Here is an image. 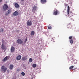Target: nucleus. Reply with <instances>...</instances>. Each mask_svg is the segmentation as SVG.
Here are the masks:
<instances>
[{
    "instance_id": "obj_1",
    "label": "nucleus",
    "mask_w": 79,
    "mask_h": 79,
    "mask_svg": "<svg viewBox=\"0 0 79 79\" xmlns=\"http://www.w3.org/2000/svg\"><path fill=\"white\" fill-rule=\"evenodd\" d=\"M1 70L2 73H5L7 71V68L5 67L4 65H2L1 67Z\"/></svg>"
},
{
    "instance_id": "obj_2",
    "label": "nucleus",
    "mask_w": 79,
    "mask_h": 79,
    "mask_svg": "<svg viewBox=\"0 0 79 79\" xmlns=\"http://www.w3.org/2000/svg\"><path fill=\"white\" fill-rule=\"evenodd\" d=\"M2 44L1 45V48L2 50H4L5 51V50H6V47H5V45H4V40H2Z\"/></svg>"
},
{
    "instance_id": "obj_3",
    "label": "nucleus",
    "mask_w": 79,
    "mask_h": 79,
    "mask_svg": "<svg viewBox=\"0 0 79 79\" xmlns=\"http://www.w3.org/2000/svg\"><path fill=\"white\" fill-rule=\"evenodd\" d=\"M27 24L28 26H31L32 25V22L31 21L28 20L27 22Z\"/></svg>"
},
{
    "instance_id": "obj_4",
    "label": "nucleus",
    "mask_w": 79,
    "mask_h": 79,
    "mask_svg": "<svg viewBox=\"0 0 79 79\" xmlns=\"http://www.w3.org/2000/svg\"><path fill=\"white\" fill-rule=\"evenodd\" d=\"M8 8V5L6 4H4L3 6V9L4 11H6Z\"/></svg>"
},
{
    "instance_id": "obj_5",
    "label": "nucleus",
    "mask_w": 79,
    "mask_h": 79,
    "mask_svg": "<svg viewBox=\"0 0 79 79\" xmlns=\"http://www.w3.org/2000/svg\"><path fill=\"white\" fill-rule=\"evenodd\" d=\"M59 11L58 10H57V9H55L54 11V12H53V15H56L58 14H59Z\"/></svg>"
},
{
    "instance_id": "obj_6",
    "label": "nucleus",
    "mask_w": 79,
    "mask_h": 79,
    "mask_svg": "<svg viewBox=\"0 0 79 79\" xmlns=\"http://www.w3.org/2000/svg\"><path fill=\"white\" fill-rule=\"evenodd\" d=\"M17 43L19 44H23V41L21 39H18L16 41Z\"/></svg>"
},
{
    "instance_id": "obj_7",
    "label": "nucleus",
    "mask_w": 79,
    "mask_h": 79,
    "mask_svg": "<svg viewBox=\"0 0 79 79\" xmlns=\"http://www.w3.org/2000/svg\"><path fill=\"white\" fill-rule=\"evenodd\" d=\"M11 12V9H9L8 11H7V13H6L5 14V15H6L7 16Z\"/></svg>"
},
{
    "instance_id": "obj_8",
    "label": "nucleus",
    "mask_w": 79,
    "mask_h": 79,
    "mask_svg": "<svg viewBox=\"0 0 79 79\" xmlns=\"http://www.w3.org/2000/svg\"><path fill=\"white\" fill-rule=\"evenodd\" d=\"M21 58V56L20 55H18L16 58L17 60H20Z\"/></svg>"
},
{
    "instance_id": "obj_9",
    "label": "nucleus",
    "mask_w": 79,
    "mask_h": 79,
    "mask_svg": "<svg viewBox=\"0 0 79 79\" xmlns=\"http://www.w3.org/2000/svg\"><path fill=\"white\" fill-rule=\"evenodd\" d=\"M70 10V7H69V6H68V9L67 12V14L68 15H69V11Z\"/></svg>"
},
{
    "instance_id": "obj_10",
    "label": "nucleus",
    "mask_w": 79,
    "mask_h": 79,
    "mask_svg": "<svg viewBox=\"0 0 79 79\" xmlns=\"http://www.w3.org/2000/svg\"><path fill=\"white\" fill-rule=\"evenodd\" d=\"M36 9H37V6H34L33 7V8L32 9V12H35V11L36 10Z\"/></svg>"
},
{
    "instance_id": "obj_11",
    "label": "nucleus",
    "mask_w": 79,
    "mask_h": 79,
    "mask_svg": "<svg viewBox=\"0 0 79 79\" xmlns=\"http://www.w3.org/2000/svg\"><path fill=\"white\" fill-rule=\"evenodd\" d=\"M8 58H9V57L8 56H6V57H5L4 58L3 61V62H5V61H7V60H8Z\"/></svg>"
},
{
    "instance_id": "obj_12",
    "label": "nucleus",
    "mask_w": 79,
    "mask_h": 79,
    "mask_svg": "<svg viewBox=\"0 0 79 79\" xmlns=\"http://www.w3.org/2000/svg\"><path fill=\"white\" fill-rule=\"evenodd\" d=\"M13 15L15 16H18V12L15 11L13 13Z\"/></svg>"
},
{
    "instance_id": "obj_13",
    "label": "nucleus",
    "mask_w": 79,
    "mask_h": 79,
    "mask_svg": "<svg viewBox=\"0 0 79 79\" xmlns=\"http://www.w3.org/2000/svg\"><path fill=\"white\" fill-rule=\"evenodd\" d=\"M14 6L16 8H19V5H18V3H15Z\"/></svg>"
},
{
    "instance_id": "obj_14",
    "label": "nucleus",
    "mask_w": 79,
    "mask_h": 79,
    "mask_svg": "<svg viewBox=\"0 0 79 79\" xmlns=\"http://www.w3.org/2000/svg\"><path fill=\"white\" fill-rule=\"evenodd\" d=\"M15 51V48L13 46H12L11 48V52H13Z\"/></svg>"
},
{
    "instance_id": "obj_15",
    "label": "nucleus",
    "mask_w": 79,
    "mask_h": 79,
    "mask_svg": "<svg viewBox=\"0 0 79 79\" xmlns=\"http://www.w3.org/2000/svg\"><path fill=\"white\" fill-rule=\"evenodd\" d=\"M27 60V57H23L22 58V61H25V60Z\"/></svg>"
},
{
    "instance_id": "obj_16",
    "label": "nucleus",
    "mask_w": 79,
    "mask_h": 79,
    "mask_svg": "<svg viewBox=\"0 0 79 79\" xmlns=\"http://www.w3.org/2000/svg\"><path fill=\"white\" fill-rule=\"evenodd\" d=\"M67 27L68 28H71L72 27V25H71V24L69 23Z\"/></svg>"
},
{
    "instance_id": "obj_17",
    "label": "nucleus",
    "mask_w": 79,
    "mask_h": 79,
    "mask_svg": "<svg viewBox=\"0 0 79 79\" xmlns=\"http://www.w3.org/2000/svg\"><path fill=\"white\" fill-rule=\"evenodd\" d=\"M41 3H42V4H44V3H46V0H41Z\"/></svg>"
},
{
    "instance_id": "obj_18",
    "label": "nucleus",
    "mask_w": 79,
    "mask_h": 79,
    "mask_svg": "<svg viewBox=\"0 0 79 79\" xmlns=\"http://www.w3.org/2000/svg\"><path fill=\"white\" fill-rule=\"evenodd\" d=\"M13 69V65L12 64H11L9 66V69L11 70V69Z\"/></svg>"
},
{
    "instance_id": "obj_19",
    "label": "nucleus",
    "mask_w": 79,
    "mask_h": 79,
    "mask_svg": "<svg viewBox=\"0 0 79 79\" xmlns=\"http://www.w3.org/2000/svg\"><path fill=\"white\" fill-rule=\"evenodd\" d=\"M35 33L34 32V31H33L31 32L30 35L32 36H33L34 35Z\"/></svg>"
},
{
    "instance_id": "obj_20",
    "label": "nucleus",
    "mask_w": 79,
    "mask_h": 79,
    "mask_svg": "<svg viewBox=\"0 0 79 79\" xmlns=\"http://www.w3.org/2000/svg\"><path fill=\"white\" fill-rule=\"evenodd\" d=\"M73 13H72V12H70V13L69 14V15H68L69 17H71L73 15Z\"/></svg>"
},
{
    "instance_id": "obj_21",
    "label": "nucleus",
    "mask_w": 79,
    "mask_h": 79,
    "mask_svg": "<svg viewBox=\"0 0 79 79\" xmlns=\"http://www.w3.org/2000/svg\"><path fill=\"white\" fill-rule=\"evenodd\" d=\"M29 62H32V61H33V60L32 58H30L29 60Z\"/></svg>"
},
{
    "instance_id": "obj_22",
    "label": "nucleus",
    "mask_w": 79,
    "mask_h": 79,
    "mask_svg": "<svg viewBox=\"0 0 79 79\" xmlns=\"http://www.w3.org/2000/svg\"><path fill=\"white\" fill-rule=\"evenodd\" d=\"M32 66L33 68H35L37 66V65L36 64H33Z\"/></svg>"
},
{
    "instance_id": "obj_23",
    "label": "nucleus",
    "mask_w": 79,
    "mask_h": 79,
    "mask_svg": "<svg viewBox=\"0 0 79 79\" xmlns=\"http://www.w3.org/2000/svg\"><path fill=\"white\" fill-rule=\"evenodd\" d=\"M21 74L22 75V76H25V73L24 72H22L21 73Z\"/></svg>"
},
{
    "instance_id": "obj_24",
    "label": "nucleus",
    "mask_w": 79,
    "mask_h": 79,
    "mask_svg": "<svg viewBox=\"0 0 79 79\" xmlns=\"http://www.w3.org/2000/svg\"><path fill=\"white\" fill-rule=\"evenodd\" d=\"M0 32H3V29L1 28L0 30Z\"/></svg>"
},
{
    "instance_id": "obj_25",
    "label": "nucleus",
    "mask_w": 79,
    "mask_h": 79,
    "mask_svg": "<svg viewBox=\"0 0 79 79\" xmlns=\"http://www.w3.org/2000/svg\"><path fill=\"white\" fill-rule=\"evenodd\" d=\"M48 28L49 29H52V27H51V26H48Z\"/></svg>"
},
{
    "instance_id": "obj_26",
    "label": "nucleus",
    "mask_w": 79,
    "mask_h": 79,
    "mask_svg": "<svg viewBox=\"0 0 79 79\" xmlns=\"http://www.w3.org/2000/svg\"><path fill=\"white\" fill-rule=\"evenodd\" d=\"M74 68L73 66H71L69 67V69H71L72 68Z\"/></svg>"
},
{
    "instance_id": "obj_27",
    "label": "nucleus",
    "mask_w": 79,
    "mask_h": 79,
    "mask_svg": "<svg viewBox=\"0 0 79 79\" xmlns=\"http://www.w3.org/2000/svg\"><path fill=\"white\" fill-rule=\"evenodd\" d=\"M70 42L71 44H73V40H71L70 41Z\"/></svg>"
},
{
    "instance_id": "obj_28",
    "label": "nucleus",
    "mask_w": 79,
    "mask_h": 79,
    "mask_svg": "<svg viewBox=\"0 0 79 79\" xmlns=\"http://www.w3.org/2000/svg\"><path fill=\"white\" fill-rule=\"evenodd\" d=\"M27 37H26V38L25 39V40L24 41V42L25 43H26V42L27 41Z\"/></svg>"
},
{
    "instance_id": "obj_29",
    "label": "nucleus",
    "mask_w": 79,
    "mask_h": 79,
    "mask_svg": "<svg viewBox=\"0 0 79 79\" xmlns=\"http://www.w3.org/2000/svg\"><path fill=\"white\" fill-rule=\"evenodd\" d=\"M72 36H71L69 37V39H72Z\"/></svg>"
},
{
    "instance_id": "obj_30",
    "label": "nucleus",
    "mask_w": 79,
    "mask_h": 79,
    "mask_svg": "<svg viewBox=\"0 0 79 79\" xmlns=\"http://www.w3.org/2000/svg\"><path fill=\"white\" fill-rule=\"evenodd\" d=\"M67 5H68V4H65V6H67Z\"/></svg>"
},
{
    "instance_id": "obj_31",
    "label": "nucleus",
    "mask_w": 79,
    "mask_h": 79,
    "mask_svg": "<svg viewBox=\"0 0 79 79\" xmlns=\"http://www.w3.org/2000/svg\"><path fill=\"white\" fill-rule=\"evenodd\" d=\"M2 2V0H0V3L1 2Z\"/></svg>"
},
{
    "instance_id": "obj_32",
    "label": "nucleus",
    "mask_w": 79,
    "mask_h": 79,
    "mask_svg": "<svg viewBox=\"0 0 79 79\" xmlns=\"http://www.w3.org/2000/svg\"><path fill=\"white\" fill-rule=\"evenodd\" d=\"M76 68H75L73 69V70H75V69H76Z\"/></svg>"
},
{
    "instance_id": "obj_33",
    "label": "nucleus",
    "mask_w": 79,
    "mask_h": 79,
    "mask_svg": "<svg viewBox=\"0 0 79 79\" xmlns=\"http://www.w3.org/2000/svg\"><path fill=\"white\" fill-rule=\"evenodd\" d=\"M7 72H8V73H9L10 72V70H7Z\"/></svg>"
},
{
    "instance_id": "obj_34",
    "label": "nucleus",
    "mask_w": 79,
    "mask_h": 79,
    "mask_svg": "<svg viewBox=\"0 0 79 79\" xmlns=\"http://www.w3.org/2000/svg\"><path fill=\"white\" fill-rule=\"evenodd\" d=\"M19 71V69H18V70H17V71Z\"/></svg>"
},
{
    "instance_id": "obj_35",
    "label": "nucleus",
    "mask_w": 79,
    "mask_h": 79,
    "mask_svg": "<svg viewBox=\"0 0 79 79\" xmlns=\"http://www.w3.org/2000/svg\"><path fill=\"white\" fill-rule=\"evenodd\" d=\"M73 39H74V40H76V39L74 37L73 38Z\"/></svg>"
},
{
    "instance_id": "obj_36",
    "label": "nucleus",
    "mask_w": 79,
    "mask_h": 79,
    "mask_svg": "<svg viewBox=\"0 0 79 79\" xmlns=\"http://www.w3.org/2000/svg\"><path fill=\"white\" fill-rule=\"evenodd\" d=\"M24 0H21V1H24Z\"/></svg>"
}]
</instances>
